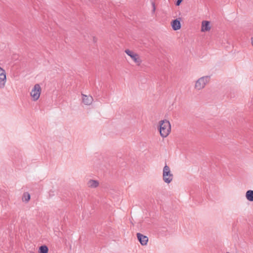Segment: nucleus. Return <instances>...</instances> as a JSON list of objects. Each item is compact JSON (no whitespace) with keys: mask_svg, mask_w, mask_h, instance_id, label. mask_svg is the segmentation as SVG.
Segmentation results:
<instances>
[{"mask_svg":"<svg viewBox=\"0 0 253 253\" xmlns=\"http://www.w3.org/2000/svg\"><path fill=\"white\" fill-rule=\"evenodd\" d=\"M159 130L162 137H167L171 131V125L169 122L167 120L160 121L159 122Z\"/></svg>","mask_w":253,"mask_h":253,"instance_id":"1","label":"nucleus"},{"mask_svg":"<svg viewBox=\"0 0 253 253\" xmlns=\"http://www.w3.org/2000/svg\"><path fill=\"white\" fill-rule=\"evenodd\" d=\"M162 178L163 181L169 184L172 182L173 178V175L172 173L169 166L166 165L163 169Z\"/></svg>","mask_w":253,"mask_h":253,"instance_id":"2","label":"nucleus"},{"mask_svg":"<svg viewBox=\"0 0 253 253\" xmlns=\"http://www.w3.org/2000/svg\"><path fill=\"white\" fill-rule=\"evenodd\" d=\"M41 87L39 84H36L32 89L30 95L32 100L34 101L38 100L41 93Z\"/></svg>","mask_w":253,"mask_h":253,"instance_id":"3","label":"nucleus"},{"mask_svg":"<svg viewBox=\"0 0 253 253\" xmlns=\"http://www.w3.org/2000/svg\"><path fill=\"white\" fill-rule=\"evenodd\" d=\"M127 55L130 57L131 59L136 65H139L141 64L142 60L138 54L127 50Z\"/></svg>","mask_w":253,"mask_h":253,"instance_id":"4","label":"nucleus"},{"mask_svg":"<svg viewBox=\"0 0 253 253\" xmlns=\"http://www.w3.org/2000/svg\"><path fill=\"white\" fill-rule=\"evenodd\" d=\"M137 238L138 240L142 246H146L148 242V238L143 234L138 233H137Z\"/></svg>","mask_w":253,"mask_h":253,"instance_id":"5","label":"nucleus"},{"mask_svg":"<svg viewBox=\"0 0 253 253\" xmlns=\"http://www.w3.org/2000/svg\"><path fill=\"white\" fill-rule=\"evenodd\" d=\"M82 102L85 105H90L92 104L93 99L91 95H86L82 94Z\"/></svg>","mask_w":253,"mask_h":253,"instance_id":"6","label":"nucleus"},{"mask_svg":"<svg viewBox=\"0 0 253 253\" xmlns=\"http://www.w3.org/2000/svg\"><path fill=\"white\" fill-rule=\"evenodd\" d=\"M207 84V80H197L195 84V87L198 90L203 88Z\"/></svg>","mask_w":253,"mask_h":253,"instance_id":"7","label":"nucleus"},{"mask_svg":"<svg viewBox=\"0 0 253 253\" xmlns=\"http://www.w3.org/2000/svg\"><path fill=\"white\" fill-rule=\"evenodd\" d=\"M86 184L89 188H95L99 186V182L96 180L89 179Z\"/></svg>","mask_w":253,"mask_h":253,"instance_id":"8","label":"nucleus"},{"mask_svg":"<svg viewBox=\"0 0 253 253\" xmlns=\"http://www.w3.org/2000/svg\"><path fill=\"white\" fill-rule=\"evenodd\" d=\"M211 29L210 23V22L208 21H204L202 22V29L201 31L202 32H206L209 31Z\"/></svg>","mask_w":253,"mask_h":253,"instance_id":"9","label":"nucleus"},{"mask_svg":"<svg viewBox=\"0 0 253 253\" xmlns=\"http://www.w3.org/2000/svg\"><path fill=\"white\" fill-rule=\"evenodd\" d=\"M172 29L176 31L179 30L181 28L180 21L178 19H175L171 22V23Z\"/></svg>","mask_w":253,"mask_h":253,"instance_id":"10","label":"nucleus"},{"mask_svg":"<svg viewBox=\"0 0 253 253\" xmlns=\"http://www.w3.org/2000/svg\"><path fill=\"white\" fill-rule=\"evenodd\" d=\"M246 198L250 202H253V190H248L246 193Z\"/></svg>","mask_w":253,"mask_h":253,"instance_id":"11","label":"nucleus"},{"mask_svg":"<svg viewBox=\"0 0 253 253\" xmlns=\"http://www.w3.org/2000/svg\"><path fill=\"white\" fill-rule=\"evenodd\" d=\"M30 195L28 192H25L24 193L23 196H22V201L23 202H28L30 200Z\"/></svg>","mask_w":253,"mask_h":253,"instance_id":"12","label":"nucleus"},{"mask_svg":"<svg viewBox=\"0 0 253 253\" xmlns=\"http://www.w3.org/2000/svg\"><path fill=\"white\" fill-rule=\"evenodd\" d=\"M48 251V249L46 246H45V245L42 246L39 248L40 253H47Z\"/></svg>","mask_w":253,"mask_h":253,"instance_id":"13","label":"nucleus"},{"mask_svg":"<svg viewBox=\"0 0 253 253\" xmlns=\"http://www.w3.org/2000/svg\"><path fill=\"white\" fill-rule=\"evenodd\" d=\"M6 73L5 71L0 67V79H6Z\"/></svg>","mask_w":253,"mask_h":253,"instance_id":"14","label":"nucleus"},{"mask_svg":"<svg viewBox=\"0 0 253 253\" xmlns=\"http://www.w3.org/2000/svg\"><path fill=\"white\" fill-rule=\"evenodd\" d=\"M5 84V80H0V88H2L4 86Z\"/></svg>","mask_w":253,"mask_h":253,"instance_id":"15","label":"nucleus"},{"mask_svg":"<svg viewBox=\"0 0 253 253\" xmlns=\"http://www.w3.org/2000/svg\"><path fill=\"white\" fill-rule=\"evenodd\" d=\"M209 78H211V77L210 76H204V77L200 78L199 79H201V80L206 79Z\"/></svg>","mask_w":253,"mask_h":253,"instance_id":"16","label":"nucleus"},{"mask_svg":"<svg viewBox=\"0 0 253 253\" xmlns=\"http://www.w3.org/2000/svg\"><path fill=\"white\" fill-rule=\"evenodd\" d=\"M182 0H177L176 3V5H179L181 2Z\"/></svg>","mask_w":253,"mask_h":253,"instance_id":"17","label":"nucleus"},{"mask_svg":"<svg viewBox=\"0 0 253 253\" xmlns=\"http://www.w3.org/2000/svg\"><path fill=\"white\" fill-rule=\"evenodd\" d=\"M251 40H252V44L253 46V38H252Z\"/></svg>","mask_w":253,"mask_h":253,"instance_id":"18","label":"nucleus"},{"mask_svg":"<svg viewBox=\"0 0 253 253\" xmlns=\"http://www.w3.org/2000/svg\"><path fill=\"white\" fill-rule=\"evenodd\" d=\"M30 253H34V252H31Z\"/></svg>","mask_w":253,"mask_h":253,"instance_id":"19","label":"nucleus"}]
</instances>
